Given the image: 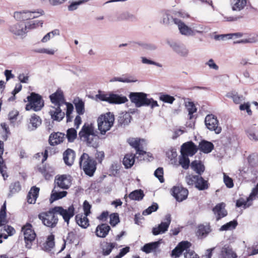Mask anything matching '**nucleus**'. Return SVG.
Returning a JSON list of instances; mask_svg holds the SVG:
<instances>
[{"label":"nucleus","mask_w":258,"mask_h":258,"mask_svg":"<svg viewBox=\"0 0 258 258\" xmlns=\"http://www.w3.org/2000/svg\"><path fill=\"white\" fill-rule=\"evenodd\" d=\"M78 135L80 139L88 146L95 148L98 147L99 137L93 123H85Z\"/></svg>","instance_id":"1"},{"label":"nucleus","mask_w":258,"mask_h":258,"mask_svg":"<svg viewBox=\"0 0 258 258\" xmlns=\"http://www.w3.org/2000/svg\"><path fill=\"white\" fill-rule=\"evenodd\" d=\"M129 98L136 106H150L152 108L159 106L157 102L153 98H148L147 94L143 92H131Z\"/></svg>","instance_id":"2"},{"label":"nucleus","mask_w":258,"mask_h":258,"mask_svg":"<svg viewBox=\"0 0 258 258\" xmlns=\"http://www.w3.org/2000/svg\"><path fill=\"white\" fill-rule=\"evenodd\" d=\"M79 165L86 175L91 177L96 170L97 162L87 153H83L79 159Z\"/></svg>","instance_id":"3"},{"label":"nucleus","mask_w":258,"mask_h":258,"mask_svg":"<svg viewBox=\"0 0 258 258\" xmlns=\"http://www.w3.org/2000/svg\"><path fill=\"white\" fill-rule=\"evenodd\" d=\"M26 99L27 100H24V102H28L25 106V109L27 111L32 110L34 111H39L44 105V102L42 96L35 92H31Z\"/></svg>","instance_id":"4"},{"label":"nucleus","mask_w":258,"mask_h":258,"mask_svg":"<svg viewBox=\"0 0 258 258\" xmlns=\"http://www.w3.org/2000/svg\"><path fill=\"white\" fill-rule=\"evenodd\" d=\"M114 115L108 112L101 114L97 119L98 127L102 135H104L113 126L114 122Z\"/></svg>","instance_id":"5"},{"label":"nucleus","mask_w":258,"mask_h":258,"mask_svg":"<svg viewBox=\"0 0 258 258\" xmlns=\"http://www.w3.org/2000/svg\"><path fill=\"white\" fill-rule=\"evenodd\" d=\"M38 216L42 223L49 228L55 227L58 223L57 215L56 212L53 210V208L47 212L40 213Z\"/></svg>","instance_id":"6"},{"label":"nucleus","mask_w":258,"mask_h":258,"mask_svg":"<svg viewBox=\"0 0 258 258\" xmlns=\"http://www.w3.org/2000/svg\"><path fill=\"white\" fill-rule=\"evenodd\" d=\"M22 231L23 232L26 246L30 248L32 242L34 241L36 237V234L33 229L32 225L29 223H27L22 227Z\"/></svg>","instance_id":"7"},{"label":"nucleus","mask_w":258,"mask_h":258,"mask_svg":"<svg viewBox=\"0 0 258 258\" xmlns=\"http://www.w3.org/2000/svg\"><path fill=\"white\" fill-rule=\"evenodd\" d=\"M205 122L207 127L209 130L214 131L217 134L221 132L222 128L219 126V121L217 117L214 115L209 114L207 115L205 119Z\"/></svg>","instance_id":"8"},{"label":"nucleus","mask_w":258,"mask_h":258,"mask_svg":"<svg viewBox=\"0 0 258 258\" xmlns=\"http://www.w3.org/2000/svg\"><path fill=\"white\" fill-rule=\"evenodd\" d=\"M171 194L178 202H182L185 200L188 195L187 188L182 186H174L171 189Z\"/></svg>","instance_id":"9"},{"label":"nucleus","mask_w":258,"mask_h":258,"mask_svg":"<svg viewBox=\"0 0 258 258\" xmlns=\"http://www.w3.org/2000/svg\"><path fill=\"white\" fill-rule=\"evenodd\" d=\"M53 210L56 212L57 215L59 214L62 216L64 221L68 224L69 222L70 219L75 214V208L73 205L70 206L68 209H64L61 207H55L53 208Z\"/></svg>","instance_id":"10"},{"label":"nucleus","mask_w":258,"mask_h":258,"mask_svg":"<svg viewBox=\"0 0 258 258\" xmlns=\"http://www.w3.org/2000/svg\"><path fill=\"white\" fill-rule=\"evenodd\" d=\"M143 142H144V140L140 138H132L127 140V143L136 150V154L139 155V156L137 157V158L147 154V152L143 149L144 148L141 143Z\"/></svg>","instance_id":"11"},{"label":"nucleus","mask_w":258,"mask_h":258,"mask_svg":"<svg viewBox=\"0 0 258 258\" xmlns=\"http://www.w3.org/2000/svg\"><path fill=\"white\" fill-rule=\"evenodd\" d=\"M55 183L59 188L67 189L72 184V177L66 174L57 175L55 177Z\"/></svg>","instance_id":"12"},{"label":"nucleus","mask_w":258,"mask_h":258,"mask_svg":"<svg viewBox=\"0 0 258 258\" xmlns=\"http://www.w3.org/2000/svg\"><path fill=\"white\" fill-rule=\"evenodd\" d=\"M171 215L167 214L164 219V221L162 222L158 227H154L152 229L153 235H157L161 233H165L167 231L168 227L171 223Z\"/></svg>","instance_id":"13"},{"label":"nucleus","mask_w":258,"mask_h":258,"mask_svg":"<svg viewBox=\"0 0 258 258\" xmlns=\"http://www.w3.org/2000/svg\"><path fill=\"white\" fill-rule=\"evenodd\" d=\"M191 246L190 242L187 241H182L179 242L177 245L174 248L171 252V255L175 258L179 257L184 251L187 250Z\"/></svg>","instance_id":"14"},{"label":"nucleus","mask_w":258,"mask_h":258,"mask_svg":"<svg viewBox=\"0 0 258 258\" xmlns=\"http://www.w3.org/2000/svg\"><path fill=\"white\" fill-rule=\"evenodd\" d=\"M197 146L191 141L186 142L181 147V154L192 156L198 151Z\"/></svg>","instance_id":"15"},{"label":"nucleus","mask_w":258,"mask_h":258,"mask_svg":"<svg viewBox=\"0 0 258 258\" xmlns=\"http://www.w3.org/2000/svg\"><path fill=\"white\" fill-rule=\"evenodd\" d=\"M60 106H51L48 113L53 121L59 122L64 118L65 113L61 110Z\"/></svg>","instance_id":"16"},{"label":"nucleus","mask_w":258,"mask_h":258,"mask_svg":"<svg viewBox=\"0 0 258 258\" xmlns=\"http://www.w3.org/2000/svg\"><path fill=\"white\" fill-rule=\"evenodd\" d=\"M52 103L56 106H61L65 103V98L61 90L58 89L55 92L49 96Z\"/></svg>","instance_id":"17"},{"label":"nucleus","mask_w":258,"mask_h":258,"mask_svg":"<svg viewBox=\"0 0 258 258\" xmlns=\"http://www.w3.org/2000/svg\"><path fill=\"white\" fill-rule=\"evenodd\" d=\"M226 204L224 203H220L217 204L212 209L216 215V221H219L227 215V211L225 209Z\"/></svg>","instance_id":"18"},{"label":"nucleus","mask_w":258,"mask_h":258,"mask_svg":"<svg viewBox=\"0 0 258 258\" xmlns=\"http://www.w3.org/2000/svg\"><path fill=\"white\" fill-rule=\"evenodd\" d=\"M65 134L60 132L51 133L48 139L49 144L51 146L57 145L62 143L65 139Z\"/></svg>","instance_id":"19"},{"label":"nucleus","mask_w":258,"mask_h":258,"mask_svg":"<svg viewBox=\"0 0 258 258\" xmlns=\"http://www.w3.org/2000/svg\"><path fill=\"white\" fill-rule=\"evenodd\" d=\"M211 231L209 223L206 225L200 224L198 227L196 234L198 238L203 239L206 237Z\"/></svg>","instance_id":"20"},{"label":"nucleus","mask_w":258,"mask_h":258,"mask_svg":"<svg viewBox=\"0 0 258 258\" xmlns=\"http://www.w3.org/2000/svg\"><path fill=\"white\" fill-rule=\"evenodd\" d=\"M75 157V152L71 149H67L63 153L64 162L68 166H71L73 164Z\"/></svg>","instance_id":"21"},{"label":"nucleus","mask_w":258,"mask_h":258,"mask_svg":"<svg viewBox=\"0 0 258 258\" xmlns=\"http://www.w3.org/2000/svg\"><path fill=\"white\" fill-rule=\"evenodd\" d=\"M237 254L232 248L227 245H225L221 249L218 258H236Z\"/></svg>","instance_id":"22"},{"label":"nucleus","mask_w":258,"mask_h":258,"mask_svg":"<svg viewBox=\"0 0 258 258\" xmlns=\"http://www.w3.org/2000/svg\"><path fill=\"white\" fill-rule=\"evenodd\" d=\"M162 240H159L157 241L145 244L142 248L143 251L147 253L154 251L155 252H159L160 250L159 249V247L161 243Z\"/></svg>","instance_id":"23"},{"label":"nucleus","mask_w":258,"mask_h":258,"mask_svg":"<svg viewBox=\"0 0 258 258\" xmlns=\"http://www.w3.org/2000/svg\"><path fill=\"white\" fill-rule=\"evenodd\" d=\"M40 188L36 186H32L27 196V201L29 204H35L38 197Z\"/></svg>","instance_id":"24"},{"label":"nucleus","mask_w":258,"mask_h":258,"mask_svg":"<svg viewBox=\"0 0 258 258\" xmlns=\"http://www.w3.org/2000/svg\"><path fill=\"white\" fill-rule=\"evenodd\" d=\"M110 230V227L109 225L102 223L97 226L95 233L97 237L104 238L107 235Z\"/></svg>","instance_id":"25"},{"label":"nucleus","mask_w":258,"mask_h":258,"mask_svg":"<svg viewBox=\"0 0 258 258\" xmlns=\"http://www.w3.org/2000/svg\"><path fill=\"white\" fill-rule=\"evenodd\" d=\"M162 20L161 23L164 25H169L172 22L174 23V19H176L173 18V14L169 10H164L161 12Z\"/></svg>","instance_id":"26"},{"label":"nucleus","mask_w":258,"mask_h":258,"mask_svg":"<svg viewBox=\"0 0 258 258\" xmlns=\"http://www.w3.org/2000/svg\"><path fill=\"white\" fill-rule=\"evenodd\" d=\"M88 216L83 213H79L76 215L75 220L77 223L83 228H86L90 225Z\"/></svg>","instance_id":"27"},{"label":"nucleus","mask_w":258,"mask_h":258,"mask_svg":"<svg viewBox=\"0 0 258 258\" xmlns=\"http://www.w3.org/2000/svg\"><path fill=\"white\" fill-rule=\"evenodd\" d=\"M136 154L133 153H126L123 159L122 163L126 169L131 168L135 163Z\"/></svg>","instance_id":"28"},{"label":"nucleus","mask_w":258,"mask_h":258,"mask_svg":"<svg viewBox=\"0 0 258 258\" xmlns=\"http://www.w3.org/2000/svg\"><path fill=\"white\" fill-rule=\"evenodd\" d=\"M174 23L178 26L180 32L183 35H190L192 31L183 22L178 19H174Z\"/></svg>","instance_id":"29"},{"label":"nucleus","mask_w":258,"mask_h":258,"mask_svg":"<svg viewBox=\"0 0 258 258\" xmlns=\"http://www.w3.org/2000/svg\"><path fill=\"white\" fill-rule=\"evenodd\" d=\"M214 146L212 143L205 140L202 141L199 145V150L204 153H209L213 149Z\"/></svg>","instance_id":"30"},{"label":"nucleus","mask_w":258,"mask_h":258,"mask_svg":"<svg viewBox=\"0 0 258 258\" xmlns=\"http://www.w3.org/2000/svg\"><path fill=\"white\" fill-rule=\"evenodd\" d=\"M35 169L36 171L40 173L46 180H49L52 177L49 169L46 165H38Z\"/></svg>","instance_id":"31"},{"label":"nucleus","mask_w":258,"mask_h":258,"mask_svg":"<svg viewBox=\"0 0 258 258\" xmlns=\"http://www.w3.org/2000/svg\"><path fill=\"white\" fill-rule=\"evenodd\" d=\"M109 103L112 104H121L127 101L125 96H121L117 94H110Z\"/></svg>","instance_id":"32"},{"label":"nucleus","mask_w":258,"mask_h":258,"mask_svg":"<svg viewBox=\"0 0 258 258\" xmlns=\"http://www.w3.org/2000/svg\"><path fill=\"white\" fill-rule=\"evenodd\" d=\"M191 168L196 171L199 175H202V174L205 171V166L204 164L200 161L195 160L191 163Z\"/></svg>","instance_id":"33"},{"label":"nucleus","mask_w":258,"mask_h":258,"mask_svg":"<svg viewBox=\"0 0 258 258\" xmlns=\"http://www.w3.org/2000/svg\"><path fill=\"white\" fill-rule=\"evenodd\" d=\"M42 122V120L40 116L36 115V114H33L29 119V124L31 126L32 130H35L37 128Z\"/></svg>","instance_id":"34"},{"label":"nucleus","mask_w":258,"mask_h":258,"mask_svg":"<svg viewBox=\"0 0 258 258\" xmlns=\"http://www.w3.org/2000/svg\"><path fill=\"white\" fill-rule=\"evenodd\" d=\"M132 116L128 113H122L119 115L118 118V122L121 126H125L131 122Z\"/></svg>","instance_id":"35"},{"label":"nucleus","mask_w":258,"mask_h":258,"mask_svg":"<svg viewBox=\"0 0 258 258\" xmlns=\"http://www.w3.org/2000/svg\"><path fill=\"white\" fill-rule=\"evenodd\" d=\"M196 184V188L199 190H204L209 187L210 184L208 180L204 179L201 175H199V178Z\"/></svg>","instance_id":"36"},{"label":"nucleus","mask_w":258,"mask_h":258,"mask_svg":"<svg viewBox=\"0 0 258 258\" xmlns=\"http://www.w3.org/2000/svg\"><path fill=\"white\" fill-rule=\"evenodd\" d=\"M227 97L231 98L235 104H240L245 99L242 95H239L237 92L232 91L227 94Z\"/></svg>","instance_id":"37"},{"label":"nucleus","mask_w":258,"mask_h":258,"mask_svg":"<svg viewBox=\"0 0 258 258\" xmlns=\"http://www.w3.org/2000/svg\"><path fill=\"white\" fill-rule=\"evenodd\" d=\"M116 243L105 242L102 246V254L104 256L109 255L116 246Z\"/></svg>","instance_id":"38"},{"label":"nucleus","mask_w":258,"mask_h":258,"mask_svg":"<svg viewBox=\"0 0 258 258\" xmlns=\"http://www.w3.org/2000/svg\"><path fill=\"white\" fill-rule=\"evenodd\" d=\"M247 4V0H232V9L233 11H241L244 8Z\"/></svg>","instance_id":"39"},{"label":"nucleus","mask_w":258,"mask_h":258,"mask_svg":"<svg viewBox=\"0 0 258 258\" xmlns=\"http://www.w3.org/2000/svg\"><path fill=\"white\" fill-rule=\"evenodd\" d=\"M6 211V201H5L0 210V227L5 225L8 223Z\"/></svg>","instance_id":"40"},{"label":"nucleus","mask_w":258,"mask_h":258,"mask_svg":"<svg viewBox=\"0 0 258 258\" xmlns=\"http://www.w3.org/2000/svg\"><path fill=\"white\" fill-rule=\"evenodd\" d=\"M144 194L142 189H137L131 192L128 197L131 200L135 201H140L142 200L144 197Z\"/></svg>","instance_id":"41"},{"label":"nucleus","mask_w":258,"mask_h":258,"mask_svg":"<svg viewBox=\"0 0 258 258\" xmlns=\"http://www.w3.org/2000/svg\"><path fill=\"white\" fill-rule=\"evenodd\" d=\"M21 190V185L19 181H17L12 183L9 186V197L19 192Z\"/></svg>","instance_id":"42"},{"label":"nucleus","mask_w":258,"mask_h":258,"mask_svg":"<svg viewBox=\"0 0 258 258\" xmlns=\"http://www.w3.org/2000/svg\"><path fill=\"white\" fill-rule=\"evenodd\" d=\"M252 202L249 199L248 197L245 200L242 198H240L236 201V206L238 208L242 207L244 209H246L251 206Z\"/></svg>","instance_id":"43"},{"label":"nucleus","mask_w":258,"mask_h":258,"mask_svg":"<svg viewBox=\"0 0 258 258\" xmlns=\"http://www.w3.org/2000/svg\"><path fill=\"white\" fill-rule=\"evenodd\" d=\"M173 50L182 56H186L188 53V50L183 45H180L176 43L171 45Z\"/></svg>","instance_id":"44"},{"label":"nucleus","mask_w":258,"mask_h":258,"mask_svg":"<svg viewBox=\"0 0 258 258\" xmlns=\"http://www.w3.org/2000/svg\"><path fill=\"white\" fill-rule=\"evenodd\" d=\"M185 106L188 112V119H192L194 117L193 114L197 111L195 104L193 102L188 101L185 102Z\"/></svg>","instance_id":"45"},{"label":"nucleus","mask_w":258,"mask_h":258,"mask_svg":"<svg viewBox=\"0 0 258 258\" xmlns=\"http://www.w3.org/2000/svg\"><path fill=\"white\" fill-rule=\"evenodd\" d=\"M54 246V235L51 234L47 237V239L43 244V248L45 250H50Z\"/></svg>","instance_id":"46"},{"label":"nucleus","mask_w":258,"mask_h":258,"mask_svg":"<svg viewBox=\"0 0 258 258\" xmlns=\"http://www.w3.org/2000/svg\"><path fill=\"white\" fill-rule=\"evenodd\" d=\"M23 27L17 23L10 26V31L16 35H21L24 33Z\"/></svg>","instance_id":"47"},{"label":"nucleus","mask_w":258,"mask_h":258,"mask_svg":"<svg viewBox=\"0 0 258 258\" xmlns=\"http://www.w3.org/2000/svg\"><path fill=\"white\" fill-rule=\"evenodd\" d=\"M188 155H185L184 154H181L179 159V163L182 167L184 169L188 168L190 163V161L188 158Z\"/></svg>","instance_id":"48"},{"label":"nucleus","mask_w":258,"mask_h":258,"mask_svg":"<svg viewBox=\"0 0 258 258\" xmlns=\"http://www.w3.org/2000/svg\"><path fill=\"white\" fill-rule=\"evenodd\" d=\"M77 132L74 128H69L67 131L66 138L69 142H74L77 138Z\"/></svg>","instance_id":"49"},{"label":"nucleus","mask_w":258,"mask_h":258,"mask_svg":"<svg viewBox=\"0 0 258 258\" xmlns=\"http://www.w3.org/2000/svg\"><path fill=\"white\" fill-rule=\"evenodd\" d=\"M198 178L199 175L189 174L186 176L185 181L188 185L191 186L195 185L196 187Z\"/></svg>","instance_id":"50"},{"label":"nucleus","mask_w":258,"mask_h":258,"mask_svg":"<svg viewBox=\"0 0 258 258\" xmlns=\"http://www.w3.org/2000/svg\"><path fill=\"white\" fill-rule=\"evenodd\" d=\"M238 223L236 220H234L222 225L220 228L221 231H227L235 229Z\"/></svg>","instance_id":"51"},{"label":"nucleus","mask_w":258,"mask_h":258,"mask_svg":"<svg viewBox=\"0 0 258 258\" xmlns=\"http://www.w3.org/2000/svg\"><path fill=\"white\" fill-rule=\"evenodd\" d=\"M67 194L68 192L66 191H62L59 192L52 191L50 199L52 200V201H56L63 197H65Z\"/></svg>","instance_id":"52"},{"label":"nucleus","mask_w":258,"mask_h":258,"mask_svg":"<svg viewBox=\"0 0 258 258\" xmlns=\"http://www.w3.org/2000/svg\"><path fill=\"white\" fill-rule=\"evenodd\" d=\"M159 99L165 103L169 104H172L175 100L174 97L168 94H164L163 93L160 94Z\"/></svg>","instance_id":"53"},{"label":"nucleus","mask_w":258,"mask_h":258,"mask_svg":"<svg viewBox=\"0 0 258 258\" xmlns=\"http://www.w3.org/2000/svg\"><path fill=\"white\" fill-rule=\"evenodd\" d=\"M75 108L77 113L79 115L84 113V103L82 100H79L77 103H75Z\"/></svg>","instance_id":"54"},{"label":"nucleus","mask_w":258,"mask_h":258,"mask_svg":"<svg viewBox=\"0 0 258 258\" xmlns=\"http://www.w3.org/2000/svg\"><path fill=\"white\" fill-rule=\"evenodd\" d=\"M109 223L112 226H115L119 222V216L117 213H112L110 215Z\"/></svg>","instance_id":"55"},{"label":"nucleus","mask_w":258,"mask_h":258,"mask_svg":"<svg viewBox=\"0 0 258 258\" xmlns=\"http://www.w3.org/2000/svg\"><path fill=\"white\" fill-rule=\"evenodd\" d=\"M19 115V112L16 109H13L9 113L8 118L11 122H14L16 121Z\"/></svg>","instance_id":"56"},{"label":"nucleus","mask_w":258,"mask_h":258,"mask_svg":"<svg viewBox=\"0 0 258 258\" xmlns=\"http://www.w3.org/2000/svg\"><path fill=\"white\" fill-rule=\"evenodd\" d=\"M154 175L158 178L160 182L164 181L163 177V169L162 167L158 168L154 172Z\"/></svg>","instance_id":"57"},{"label":"nucleus","mask_w":258,"mask_h":258,"mask_svg":"<svg viewBox=\"0 0 258 258\" xmlns=\"http://www.w3.org/2000/svg\"><path fill=\"white\" fill-rule=\"evenodd\" d=\"M158 209V205L157 203H153L143 212V214L146 215L151 214L152 212L156 211Z\"/></svg>","instance_id":"58"},{"label":"nucleus","mask_w":258,"mask_h":258,"mask_svg":"<svg viewBox=\"0 0 258 258\" xmlns=\"http://www.w3.org/2000/svg\"><path fill=\"white\" fill-rule=\"evenodd\" d=\"M240 110H246L247 114L251 116L252 114V111L250 109V104L249 102L244 103L239 106Z\"/></svg>","instance_id":"59"},{"label":"nucleus","mask_w":258,"mask_h":258,"mask_svg":"<svg viewBox=\"0 0 258 258\" xmlns=\"http://www.w3.org/2000/svg\"><path fill=\"white\" fill-rule=\"evenodd\" d=\"M14 17L18 21H25L27 20L28 18L26 16H25V11L16 12L14 14Z\"/></svg>","instance_id":"60"},{"label":"nucleus","mask_w":258,"mask_h":258,"mask_svg":"<svg viewBox=\"0 0 258 258\" xmlns=\"http://www.w3.org/2000/svg\"><path fill=\"white\" fill-rule=\"evenodd\" d=\"M223 178L224 183L228 188H232L233 187V180L231 177L227 175L225 173H224Z\"/></svg>","instance_id":"61"},{"label":"nucleus","mask_w":258,"mask_h":258,"mask_svg":"<svg viewBox=\"0 0 258 258\" xmlns=\"http://www.w3.org/2000/svg\"><path fill=\"white\" fill-rule=\"evenodd\" d=\"M134 16L128 12H124L120 14L117 17L118 21H124L131 19Z\"/></svg>","instance_id":"62"},{"label":"nucleus","mask_w":258,"mask_h":258,"mask_svg":"<svg viewBox=\"0 0 258 258\" xmlns=\"http://www.w3.org/2000/svg\"><path fill=\"white\" fill-rule=\"evenodd\" d=\"M110 94H105L99 91V94L96 95V98L103 101L109 102Z\"/></svg>","instance_id":"63"},{"label":"nucleus","mask_w":258,"mask_h":258,"mask_svg":"<svg viewBox=\"0 0 258 258\" xmlns=\"http://www.w3.org/2000/svg\"><path fill=\"white\" fill-rule=\"evenodd\" d=\"M255 197H258V184H257V185L252 188L251 192L248 197L251 202H252Z\"/></svg>","instance_id":"64"}]
</instances>
